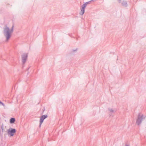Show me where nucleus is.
<instances>
[{
    "label": "nucleus",
    "mask_w": 146,
    "mask_h": 146,
    "mask_svg": "<svg viewBox=\"0 0 146 146\" xmlns=\"http://www.w3.org/2000/svg\"><path fill=\"white\" fill-rule=\"evenodd\" d=\"M3 33L6 37L5 41H8L11 36V33L9 28L7 25H5L3 28Z\"/></svg>",
    "instance_id": "obj_1"
},
{
    "label": "nucleus",
    "mask_w": 146,
    "mask_h": 146,
    "mask_svg": "<svg viewBox=\"0 0 146 146\" xmlns=\"http://www.w3.org/2000/svg\"><path fill=\"white\" fill-rule=\"evenodd\" d=\"M145 121V117L142 114H139L138 115L136 123L137 125H139L144 122Z\"/></svg>",
    "instance_id": "obj_2"
},
{
    "label": "nucleus",
    "mask_w": 146,
    "mask_h": 146,
    "mask_svg": "<svg viewBox=\"0 0 146 146\" xmlns=\"http://www.w3.org/2000/svg\"><path fill=\"white\" fill-rule=\"evenodd\" d=\"M91 2V1H89L86 2L84 3L81 6L80 8V11L79 13L80 15H82L85 12V9L87 5Z\"/></svg>",
    "instance_id": "obj_3"
},
{
    "label": "nucleus",
    "mask_w": 146,
    "mask_h": 146,
    "mask_svg": "<svg viewBox=\"0 0 146 146\" xmlns=\"http://www.w3.org/2000/svg\"><path fill=\"white\" fill-rule=\"evenodd\" d=\"M7 131L8 135L10 137L13 136L16 132V129L12 128H9L7 130Z\"/></svg>",
    "instance_id": "obj_4"
},
{
    "label": "nucleus",
    "mask_w": 146,
    "mask_h": 146,
    "mask_svg": "<svg viewBox=\"0 0 146 146\" xmlns=\"http://www.w3.org/2000/svg\"><path fill=\"white\" fill-rule=\"evenodd\" d=\"M28 56V54L27 53H24L21 56L23 67L24 66V65L26 62V60H27Z\"/></svg>",
    "instance_id": "obj_5"
},
{
    "label": "nucleus",
    "mask_w": 146,
    "mask_h": 146,
    "mask_svg": "<svg viewBox=\"0 0 146 146\" xmlns=\"http://www.w3.org/2000/svg\"><path fill=\"white\" fill-rule=\"evenodd\" d=\"M47 117L48 115H43L40 117V124L39 125L40 127L41 125L43 122L44 120Z\"/></svg>",
    "instance_id": "obj_6"
},
{
    "label": "nucleus",
    "mask_w": 146,
    "mask_h": 146,
    "mask_svg": "<svg viewBox=\"0 0 146 146\" xmlns=\"http://www.w3.org/2000/svg\"><path fill=\"white\" fill-rule=\"evenodd\" d=\"M15 121V118L11 117L10 118L9 120V122L11 124H13L14 123Z\"/></svg>",
    "instance_id": "obj_7"
},
{
    "label": "nucleus",
    "mask_w": 146,
    "mask_h": 146,
    "mask_svg": "<svg viewBox=\"0 0 146 146\" xmlns=\"http://www.w3.org/2000/svg\"><path fill=\"white\" fill-rule=\"evenodd\" d=\"M1 128L2 130V132L1 133V132H0V134L1 136L2 135H3V129H4V126L3 125H1Z\"/></svg>",
    "instance_id": "obj_8"
},
{
    "label": "nucleus",
    "mask_w": 146,
    "mask_h": 146,
    "mask_svg": "<svg viewBox=\"0 0 146 146\" xmlns=\"http://www.w3.org/2000/svg\"><path fill=\"white\" fill-rule=\"evenodd\" d=\"M13 29H14V25H13L11 27V29H9V30H10V31L11 32V34H12V33H13Z\"/></svg>",
    "instance_id": "obj_9"
},
{
    "label": "nucleus",
    "mask_w": 146,
    "mask_h": 146,
    "mask_svg": "<svg viewBox=\"0 0 146 146\" xmlns=\"http://www.w3.org/2000/svg\"><path fill=\"white\" fill-rule=\"evenodd\" d=\"M1 104L3 106H5V105L3 102L1 101H0V105Z\"/></svg>",
    "instance_id": "obj_10"
},
{
    "label": "nucleus",
    "mask_w": 146,
    "mask_h": 146,
    "mask_svg": "<svg viewBox=\"0 0 146 146\" xmlns=\"http://www.w3.org/2000/svg\"><path fill=\"white\" fill-rule=\"evenodd\" d=\"M77 50H78V48H76V49H75V50L73 49V50H72V51H73V52H75V51H76Z\"/></svg>",
    "instance_id": "obj_11"
},
{
    "label": "nucleus",
    "mask_w": 146,
    "mask_h": 146,
    "mask_svg": "<svg viewBox=\"0 0 146 146\" xmlns=\"http://www.w3.org/2000/svg\"><path fill=\"white\" fill-rule=\"evenodd\" d=\"M125 146H129L128 145H126Z\"/></svg>",
    "instance_id": "obj_12"
},
{
    "label": "nucleus",
    "mask_w": 146,
    "mask_h": 146,
    "mask_svg": "<svg viewBox=\"0 0 146 146\" xmlns=\"http://www.w3.org/2000/svg\"><path fill=\"white\" fill-rule=\"evenodd\" d=\"M29 69V68H28V69L27 70H28Z\"/></svg>",
    "instance_id": "obj_13"
}]
</instances>
